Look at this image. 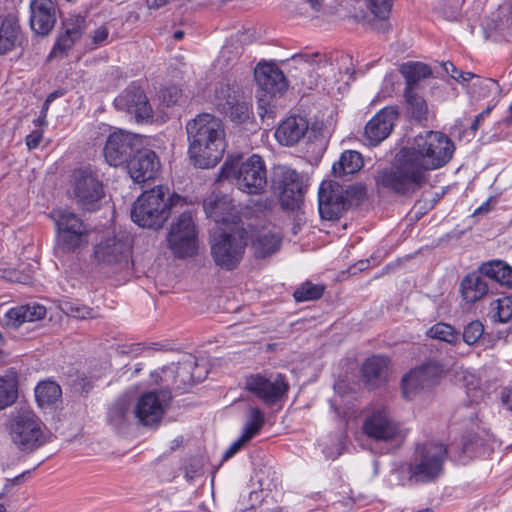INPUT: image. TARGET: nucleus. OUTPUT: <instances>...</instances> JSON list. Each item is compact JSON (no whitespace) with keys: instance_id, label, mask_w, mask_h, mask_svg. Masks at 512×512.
I'll list each match as a JSON object with an SVG mask.
<instances>
[{"instance_id":"20","label":"nucleus","mask_w":512,"mask_h":512,"mask_svg":"<svg viewBox=\"0 0 512 512\" xmlns=\"http://www.w3.org/2000/svg\"><path fill=\"white\" fill-rule=\"evenodd\" d=\"M398 118L394 107H385L380 110L365 126L364 136L371 146H376L385 140L391 133Z\"/></svg>"},{"instance_id":"41","label":"nucleus","mask_w":512,"mask_h":512,"mask_svg":"<svg viewBox=\"0 0 512 512\" xmlns=\"http://www.w3.org/2000/svg\"><path fill=\"white\" fill-rule=\"evenodd\" d=\"M265 423L263 413L259 408L252 407L248 411L247 420L243 429V440L250 441L255 435L259 433Z\"/></svg>"},{"instance_id":"57","label":"nucleus","mask_w":512,"mask_h":512,"mask_svg":"<svg viewBox=\"0 0 512 512\" xmlns=\"http://www.w3.org/2000/svg\"><path fill=\"white\" fill-rule=\"evenodd\" d=\"M41 140H42V132L33 131L26 137V145L29 150H32L39 146Z\"/></svg>"},{"instance_id":"42","label":"nucleus","mask_w":512,"mask_h":512,"mask_svg":"<svg viewBox=\"0 0 512 512\" xmlns=\"http://www.w3.org/2000/svg\"><path fill=\"white\" fill-rule=\"evenodd\" d=\"M223 112L229 114L232 121L237 123L246 122L251 114V102L245 95L240 97L235 103L227 106Z\"/></svg>"},{"instance_id":"45","label":"nucleus","mask_w":512,"mask_h":512,"mask_svg":"<svg viewBox=\"0 0 512 512\" xmlns=\"http://www.w3.org/2000/svg\"><path fill=\"white\" fill-rule=\"evenodd\" d=\"M427 335L433 339H439L448 343H455L458 340V334L455 329L446 323H437L428 331Z\"/></svg>"},{"instance_id":"53","label":"nucleus","mask_w":512,"mask_h":512,"mask_svg":"<svg viewBox=\"0 0 512 512\" xmlns=\"http://www.w3.org/2000/svg\"><path fill=\"white\" fill-rule=\"evenodd\" d=\"M27 379L19 374L14 368L7 371L4 375H0V384H20Z\"/></svg>"},{"instance_id":"50","label":"nucleus","mask_w":512,"mask_h":512,"mask_svg":"<svg viewBox=\"0 0 512 512\" xmlns=\"http://www.w3.org/2000/svg\"><path fill=\"white\" fill-rule=\"evenodd\" d=\"M17 398V386H0V410L12 405Z\"/></svg>"},{"instance_id":"10","label":"nucleus","mask_w":512,"mask_h":512,"mask_svg":"<svg viewBox=\"0 0 512 512\" xmlns=\"http://www.w3.org/2000/svg\"><path fill=\"white\" fill-rule=\"evenodd\" d=\"M72 194L76 205L83 211L93 212L100 208L104 188L97 172L89 167L73 173Z\"/></svg>"},{"instance_id":"37","label":"nucleus","mask_w":512,"mask_h":512,"mask_svg":"<svg viewBox=\"0 0 512 512\" xmlns=\"http://www.w3.org/2000/svg\"><path fill=\"white\" fill-rule=\"evenodd\" d=\"M281 246V237L277 233H265L253 242L254 254L258 258H265L277 252Z\"/></svg>"},{"instance_id":"11","label":"nucleus","mask_w":512,"mask_h":512,"mask_svg":"<svg viewBox=\"0 0 512 512\" xmlns=\"http://www.w3.org/2000/svg\"><path fill=\"white\" fill-rule=\"evenodd\" d=\"M172 395L168 390L149 391L133 398L134 417L144 427L157 428L170 406Z\"/></svg>"},{"instance_id":"46","label":"nucleus","mask_w":512,"mask_h":512,"mask_svg":"<svg viewBox=\"0 0 512 512\" xmlns=\"http://www.w3.org/2000/svg\"><path fill=\"white\" fill-rule=\"evenodd\" d=\"M323 292V286L305 282L295 290L293 296L297 302L312 301L319 299Z\"/></svg>"},{"instance_id":"12","label":"nucleus","mask_w":512,"mask_h":512,"mask_svg":"<svg viewBox=\"0 0 512 512\" xmlns=\"http://www.w3.org/2000/svg\"><path fill=\"white\" fill-rule=\"evenodd\" d=\"M272 184L283 209L293 211L299 208L304 197L303 180L299 173L289 167L278 166L274 170Z\"/></svg>"},{"instance_id":"13","label":"nucleus","mask_w":512,"mask_h":512,"mask_svg":"<svg viewBox=\"0 0 512 512\" xmlns=\"http://www.w3.org/2000/svg\"><path fill=\"white\" fill-rule=\"evenodd\" d=\"M168 245L178 258L193 256L198 248L196 227L190 212H183L172 223L168 233Z\"/></svg>"},{"instance_id":"5","label":"nucleus","mask_w":512,"mask_h":512,"mask_svg":"<svg viewBox=\"0 0 512 512\" xmlns=\"http://www.w3.org/2000/svg\"><path fill=\"white\" fill-rule=\"evenodd\" d=\"M219 178L229 180L246 194H262L267 186L265 162L257 154L245 160H227L221 167Z\"/></svg>"},{"instance_id":"39","label":"nucleus","mask_w":512,"mask_h":512,"mask_svg":"<svg viewBox=\"0 0 512 512\" xmlns=\"http://www.w3.org/2000/svg\"><path fill=\"white\" fill-rule=\"evenodd\" d=\"M405 99L408 113L417 121L427 118L428 106L426 101L416 91L405 90Z\"/></svg>"},{"instance_id":"8","label":"nucleus","mask_w":512,"mask_h":512,"mask_svg":"<svg viewBox=\"0 0 512 512\" xmlns=\"http://www.w3.org/2000/svg\"><path fill=\"white\" fill-rule=\"evenodd\" d=\"M361 191L355 186L343 187L336 181H323L318 191V209L322 219L336 220L359 198Z\"/></svg>"},{"instance_id":"38","label":"nucleus","mask_w":512,"mask_h":512,"mask_svg":"<svg viewBox=\"0 0 512 512\" xmlns=\"http://www.w3.org/2000/svg\"><path fill=\"white\" fill-rule=\"evenodd\" d=\"M182 366L172 363L161 369L152 371L150 373L151 384H159V382H177L186 384V379L183 377Z\"/></svg>"},{"instance_id":"24","label":"nucleus","mask_w":512,"mask_h":512,"mask_svg":"<svg viewBox=\"0 0 512 512\" xmlns=\"http://www.w3.org/2000/svg\"><path fill=\"white\" fill-rule=\"evenodd\" d=\"M134 419L133 397L130 395L120 396L109 407L107 421L118 432L126 431Z\"/></svg>"},{"instance_id":"30","label":"nucleus","mask_w":512,"mask_h":512,"mask_svg":"<svg viewBox=\"0 0 512 512\" xmlns=\"http://www.w3.org/2000/svg\"><path fill=\"white\" fill-rule=\"evenodd\" d=\"M20 26L12 19H4L0 25V55L7 54L22 44Z\"/></svg>"},{"instance_id":"4","label":"nucleus","mask_w":512,"mask_h":512,"mask_svg":"<svg viewBox=\"0 0 512 512\" xmlns=\"http://www.w3.org/2000/svg\"><path fill=\"white\" fill-rule=\"evenodd\" d=\"M12 443L23 452H32L45 445L51 432L29 408H19L10 412L5 424Z\"/></svg>"},{"instance_id":"19","label":"nucleus","mask_w":512,"mask_h":512,"mask_svg":"<svg viewBox=\"0 0 512 512\" xmlns=\"http://www.w3.org/2000/svg\"><path fill=\"white\" fill-rule=\"evenodd\" d=\"M118 110L134 115L137 120L152 117L153 109L144 91L135 85L127 87L115 100Z\"/></svg>"},{"instance_id":"27","label":"nucleus","mask_w":512,"mask_h":512,"mask_svg":"<svg viewBox=\"0 0 512 512\" xmlns=\"http://www.w3.org/2000/svg\"><path fill=\"white\" fill-rule=\"evenodd\" d=\"M46 315V308L38 303L20 305L11 308L5 314L6 324L12 327H19L25 322L41 320Z\"/></svg>"},{"instance_id":"61","label":"nucleus","mask_w":512,"mask_h":512,"mask_svg":"<svg viewBox=\"0 0 512 512\" xmlns=\"http://www.w3.org/2000/svg\"><path fill=\"white\" fill-rule=\"evenodd\" d=\"M501 402L508 410L512 411V386L501 393Z\"/></svg>"},{"instance_id":"7","label":"nucleus","mask_w":512,"mask_h":512,"mask_svg":"<svg viewBox=\"0 0 512 512\" xmlns=\"http://www.w3.org/2000/svg\"><path fill=\"white\" fill-rule=\"evenodd\" d=\"M247 245V233L235 226L229 232L214 234L211 239V255L217 266L232 270L240 263Z\"/></svg>"},{"instance_id":"55","label":"nucleus","mask_w":512,"mask_h":512,"mask_svg":"<svg viewBox=\"0 0 512 512\" xmlns=\"http://www.w3.org/2000/svg\"><path fill=\"white\" fill-rule=\"evenodd\" d=\"M235 39L237 42H239L241 45H246L254 41L255 39V32L252 29H243L239 30L235 34Z\"/></svg>"},{"instance_id":"15","label":"nucleus","mask_w":512,"mask_h":512,"mask_svg":"<svg viewBox=\"0 0 512 512\" xmlns=\"http://www.w3.org/2000/svg\"><path fill=\"white\" fill-rule=\"evenodd\" d=\"M142 140L138 135L118 130L111 133L104 146V157L110 166L118 167L127 164L135 154Z\"/></svg>"},{"instance_id":"2","label":"nucleus","mask_w":512,"mask_h":512,"mask_svg":"<svg viewBox=\"0 0 512 512\" xmlns=\"http://www.w3.org/2000/svg\"><path fill=\"white\" fill-rule=\"evenodd\" d=\"M188 155L202 169L216 166L225 148V129L220 118L210 113L198 114L186 124Z\"/></svg>"},{"instance_id":"43","label":"nucleus","mask_w":512,"mask_h":512,"mask_svg":"<svg viewBox=\"0 0 512 512\" xmlns=\"http://www.w3.org/2000/svg\"><path fill=\"white\" fill-rule=\"evenodd\" d=\"M61 396V386H35V398L42 408L55 404Z\"/></svg>"},{"instance_id":"26","label":"nucleus","mask_w":512,"mask_h":512,"mask_svg":"<svg viewBox=\"0 0 512 512\" xmlns=\"http://www.w3.org/2000/svg\"><path fill=\"white\" fill-rule=\"evenodd\" d=\"M309 123L305 117L294 115L286 118L275 131L278 142L285 146L298 143L307 133Z\"/></svg>"},{"instance_id":"49","label":"nucleus","mask_w":512,"mask_h":512,"mask_svg":"<svg viewBox=\"0 0 512 512\" xmlns=\"http://www.w3.org/2000/svg\"><path fill=\"white\" fill-rule=\"evenodd\" d=\"M483 332V324L478 320L472 321L469 324H467L464 328L463 340L468 345H473L479 340Z\"/></svg>"},{"instance_id":"63","label":"nucleus","mask_w":512,"mask_h":512,"mask_svg":"<svg viewBox=\"0 0 512 512\" xmlns=\"http://www.w3.org/2000/svg\"><path fill=\"white\" fill-rule=\"evenodd\" d=\"M459 74V81L460 83H466V82H469L470 80L472 79H476V81L478 80V78H480L479 76L471 73V72H463L461 71V73H458Z\"/></svg>"},{"instance_id":"58","label":"nucleus","mask_w":512,"mask_h":512,"mask_svg":"<svg viewBox=\"0 0 512 512\" xmlns=\"http://www.w3.org/2000/svg\"><path fill=\"white\" fill-rule=\"evenodd\" d=\"M324 1L325 0H301V4L310 9L312 14H316L322 10Z\"/></svg>"},{"instance_id":"32","label":"nucleus","mask_w":512,"mask_h":512,"mask_svg":"<svg viewBox=\"0 0 512 512\" xmlns=\"http://www.w3.org/2000/svg\"><path fill=\"white\" fill-rule=\"evenodd\" d=\"M361 371L368 380H387L390 371V358L385 355H373L364 361Z\"/></svg>"},{"instance_id":"18","label":"nucleus","mask_w":512,"mask_h":512,"mask_svg":"<svg viewBox=\"0 0 512 512\" xmlns=\"http://www.w3.org/2000/svg\"><path fill=\"white\" fill-rule=\"evenodd\" d=\"M127 167L133 181L143 183L155 178L160 169V161L153 150L140 146L128 161Z\"/></svg>"},{"instance_id":"62","label":"nucleus","mask_w":512,"mask_h":512,"mask_svg":"<svg viewBox=\"0 0 512 512\" xmlns=\"http://www.w3.org/2000/svg\"><path fill=\"white\" fill-rule=\"evenodd\" d=\"M443 68H444L445 72L448 75H450L451 78L455 79L456 81H459L458 73H461V71L458 70L452 62L444 63Z\"/></svg>"},{"instance_id":"25","label":"nucleus","mask_w":512,"mask_h":512,"mask_svg":"<svg viewBox=\"0 0 512 512\" xmlns=\"http://www.w3.org/2000/svg\"><path fill=\"white\" fill-rule=\"evenodd\" d=\"M393 0H355L354 17L363 23L386 20L391 12Z\"/></svg>"},{"instance_id":"23","label":"nucleus","mask_w":512,"mask_h":512,"mask_svg":"<svg viewBox=\"0 0 512 512\" xmlns=\"http://www.w3.org/2000/svg\"><path fill=\"white\" fill-rule=\"evenodd\" d=\"M85 18L73 15L63 21V32L59 35L51 53V57H63L79 40L85 29Z\"/></svg>"},{"instance_id":"22","label":"nucleus","mask_w":512,"mask_h":512,"mask_svg":"<svg viewBox=\"0 0 512 512\" xmlns=\"http://www.w3.org/2000/svg\"><path fill=\"white\" fill-rule=\"evenodd\" d=\"M30 26L38 35H48L56 23V6L52 0H32Z\"/></svg>"},{"instance_id":"35","label":"nucleus","mask_w":512,"mask_h":512,"mask_svg":"<svg viewBox=\"0 0 512 512\" xmlns=\"http://www.w3.org/2000/svg\"><path fill=\"white\" fill-rule=\"evenodd\" d=\"M182 371L186 384L190 381L191 384L205 381L209 372L207 362L204 359L198 360L194 356L187 357L182 364Z\"/></svg>"},{"instance_id":"9","label":"nucleus","mask_w":512,"mask_h":512,"mask_svg":"<svg viewBox=\"0 0 512 512\" xmlns=\"http://www.w3.org/2000/svg\"><path fill=\"white\" fill-rule=\"evenodd\" d=\"M56 229V249L63 253L74 252L88 243L87 228L77 214L67 210L51 213Z\"/></svg>"},{"instance_id":"59","label":"nucleus","mask_w":512,"mask_h":512,"mask_svg":"<svg viewBox=\"0 0 512 512\" xmlns=\"http://www.w3.org/2000/svg\"><path fill=\"white\" fill-rule=\"evenodd\" d=\"M108 35H109L108 29L104 26H101L95 30V32L92 36L93 42L96 45H101L106 41Z\"/></svg>"},{"instance_id":"44","label":"nucleus","mask_w":512,"mask_h":512,"mask_svg":"<svg viewBox=\"0 0 512 512\" xmlns=\"http://www.w3.org/2000/svg\"><path fill=\"white\" fill-rule=\"evenodd\" d=\"M336 396L331 400V405L337 412L340 409H349L353 405V401L356 400V392L352 386H334Z\"/></svg>"},{"instance_id":"16","label":"nucleus","mask_w":512,"mask_h":512,"mask_svg":"<svg viewBox=\"0 0 512 512\" xmlns=\"http://www.w3.org/2000/svg\"><path fill=\"white\" fill-rule=\"evenodd\" d=\"M363 433L379 442H388L403 437L400 425L386 408L373 410L363 421Z\"/></svg>"},{"instance_id":"33","label":"nucleus","mask_w":512,"mask_h":512,"mask_svg":"<svg viewBox=\"0 0 512 512\" xmlns=\"http://www.w3.org/2000/svg\"><path fill=\"white\" fill-rule=\"evenodd\" d=\"M442 372V367L438 363L428 362L404 374L401 379V384L431 381L438 378Z\"/></svg>"},{"instance_id":"14","label":"nucleus","mask_w":512,"mask_h":512,"mask_svg":"<svg viewBox=\"0 0 512 512\" xmlns=\"http://www.w3.org/2000/svg\"><path fill=\"white\" fill-rule=\"evenodd\" d=\"M131 247L129 236H108L95 245L93 256L99 265L118 270L128 266Z\"/></svg>"},{"instance_id":"29","label":"nucleus","mask_w":512,"mask_h":512,"mask_svg":"<svg viewBox=\"0 0 512 512\" xmlns=\"http://www.w3.org/2000/svg\"><path fill=\"white\" fill-rule=\"evenodd\" d=\"M479 273L512 289V267L501 260H491L479 267Z\"/></svg>"},{"instance_id":"40","label":"nucleus","mask_w":512,"mask_h":512,"mask_svg":"<svg viewBox=\"0 0 512 512\" xmlns=\"http://www.w3.org/2000/svg\"><path fill=\"white\" fill-rule=\"evenodd\" d=\"M249 390L265 404L278 402L286 393L288 386H247Z\"/></svg>"},{"instance_id":"51","label":"nucleus","mask_w":512,"mask_h":512,"mask_svg":"<svg viewBox=\"0 0 512 512\" xmlns=\"http://www.w3.org/2000/svg\"><path fill=\"white\" fill-rule=\"evenodd\" d=\"M181 96V90L176 86H169L161 91V99L167 106L176 104Z\"/></svg>"},{"instance_id":"56","label":"nucleus","mask_w":512,"mask_h":512,"mask_svg":"<svg viewBox=\"0 0 512 512\" xmlns=\"http://www.w3.org/2000/svg\"><path fill=\"white\" fill-rule=\"evenodd\" d=\"M248 441L243 440V437L240 436L235 442H233L230 447L223 454V460H227L231 458L235 453H237Z\"/></svg>"},{"instance_id":"64","label":"nucleus","mask_w":512,"mask_h":512,"mask_svg":"<svg viewBox=\"0 0 512 512\" xmlns=\"http://www.w3.org/2000/svg\"><path fill=\"white\" fill-rule=\"evenodd\" d=\"M482 119H483V113H480L474 119V121H473V123L471 124V127H470V129H471L473 134H475L476 131L478 130L480 122H481Z\"/></svg>"},{"instance_id":"47","label":"nucleus","mask_w":512,"mask_h":512,"mask_svg":"<svg viewBox=\"0 0 512 512\" xmlns=\"http://www.w3.org/2000/svg\"><path fill=\"white\" fill-rule=\"evenodd\" d=\"M500 87L497 81L491 78H478L472 84V93L478 98H487L491 94H498Z\"/></svg>"},{"instance_id":"36","label":"nucleus","mask_w":512,"mask_h":512,"mask_svg":"<svg viewBox=\"0 0 512 512\" xmlns=\"http://www.w3.org/2000/svg\"><path fill=\"white\" fill-rule=\"evenodd\" d=\"M243 95L244 92L236 82H221L215 89L217 105L222 110L235 103Z\"/></svg>"},{"instance_id":"28","label":"nucleus","mask_w":512,"mask_h":512,"mask_svg":"<svg viewBox=\"0 0 512 512\" xmlns=\"http://www.w3.org/2000/svg\"><path fill=\"white\" fill-rule=\"evenodd\" d=\"M488 284L479 272H472L461 282V294L468 303L481 300L488 293Z\"/></svg>"},{"instance_id":"21","label":"nucleus","mask_w":512,"mask_h":512,"mask_svg":"<svg viewBox=\"0 0 512 512\" xmlns=\"http://www.w3.org/2000/svg\"><path fill=\"white\" fill-rule=\"evenodd\" d=\"M254 77L259 88L270 96L281 95L288 87L285 75L274 63H259Z\"/></svg>"},{"instance_id":"48","label":"nucleus","mask_w":512,"mask_h":512,"mask_svg":"<svg viewBox=\"0 0 512 512\" xmlns=\"http://www.w3.org/2000/svg\"><path fill=\"white\" fill-rule=\"evenodd\" d=\"M495 317L501 323H506L512 318V296H504L496 300Z\"/></svg>"},{"instance_id":"52","label":"nucleus","mask_w":512,"mask_h":512,"mask_svg":"<svg viewBox=\"0 0 512 512\" xmlns=\"http://www.w3.org/2000/svg\"><path fill=\"white\" fill-rule=\"evenodd\" d=\"M247 384H286V380L280 374H278L274 379L267 378L261 374H255L250 377V381Z\"/></svg>"},{"instance_id":"31","label":"nucleus","mask_w":512,"mask_h":512,"mask_svg":"<svg viewBox=\"0 0 512 512\" xmlns=\"http://www.w3.org/2000/svg\"><path fill=\"white\" fill-rule=\"evenodd\" d=\"M362 155L355 150L344 151L332 166L335 177H343L358 172L363 167Z\"/></svg>"},{"instance_id":"17","label":"nucleus","mask_w":512,"mask_h":512,"mask_svg":"<svg viewBox=\"0 0 512 512\" xmlns=\"http://www.w3.org/2000/svg\"><path fill=\"white\" fill-rule=\"evenodd\" d=\"M203 208L208 218L215 223L233 224L239 220L238 211L230 195L220 191L211 192L203 200Z\"/></svg>"},{"instance_id":"1","label":"nucleus","mask_w":512,"mask_h":512,"mask_svg":"<svg viewBox=\"0 0 512 512\" xmlns=\"http://www.w3.org/2000/svg\"><path fill=\"white\" fill-rule=\"evenodd\" d=\"M455 151L453 141L440 131H424L408 140L394 163L377 172L376 185L400 196H412L428 182V172L445 166Z\"/></svg>"},{"instance_id":"6","label":"nucleus","mask_w":512,"mask_h":512,"mask_svg":"<svg viewBox=\"0 0 512 512\" xmlns=\"http://www.w3.org/2000/svg\"><path fill=\"white\" fill-rule=\"evenodd\" d=\"M447 448L442 443L427 442L418 444L409 465L410 478L417 483H429L443 473Z\"/></svg>"},{"instance_id":"3","label":"nucleus","mask_w":512,"mask_h":512,"mask_svg":"<svg viewBox=\"0 0 512 512\" xmlns=\"http://www.w3.org/2000/svg\"><path fill=\"white\" fill-rule=\"evenodd\" d=\"M181 203L182 198L171 193L168 187L156 186L137 198L131 218L140 227L157 230L169 219L173 207Z\"/></svg>"},{"instance_id":"60","label":"nucleus","mask_w":512,"mask_h":512,"mask_svg":"<svg viewBox=\"0 0 512 512\" xmlns=\"http://www.w3.org/2000/svg\"><path fill=\"white\" fill-rule=\"evenodd\" d=\"M419 386H400V392L405 400H412L419 392Z\"/></svg>"},{"instance_id":"34","label":"nucleus","mask_w":512,"mask_h":512,"mask_svg":"<svg viewBox=\"0 0 512 512\" xmlns=\"http://www.w3.org/2000/svg\"><path fill=\"white\" fill-rule=\"evenodd\" d=\"M399 71L406 80L405 90L412 91H415L420 80L428 78L432 73L430 67L422 62L403 63Z\"/></svg>"},{"instance_id":"54","label":"nucleus","mask_w":512,"mask_h":512,"mask_svg":"<svg viewBox=\"0 0 512 512\" xmlns=\"http://www.w3.org/2000/svg\"><path fill=\"white\" fill-rule=\"evenodd\" d=\"M66 313L78 319H86L92 316V309L69 305Z\"/></svg>"}]
</instances>
